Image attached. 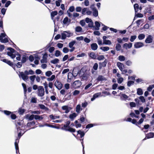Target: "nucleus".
I'll return each mask as SVG.
<instances>
[{
    "label": "nucleus",
    "instance_id": "obj_32",
    "mask_svg": "<svg viewBox=\"0 0 154 154\" xmlns=\"http://www.w3.org/2000/svg\"><path fill=\"white\" fill-rule=\"evenodd\" d=\"M61 53L60 51L58 50H57L55 51L54 54V55L56 57H58L59 56L61 55Z\"/></svg>",
    "mask_w": 154,
    "mask_h": 154
},
{
    "label": "nucleus",
    "instance_id": "obj_38",
    "mask_svg": "<svg viewBox=\"0 0 154 154\" xmlns=\"http://www.w3.org/2000/svg\"><path fill=\"white\" fill-rule=\"evenodd\" d=\"M65 129V131H69L72 132H75V129L70 127L68 129Z\"/></svg>",
    "mask_w": 154,
    "mask_h": 154
},
{
    "label": "nucleus",
    "instance_id": "obj_60",
    "mask_svg": "<svg viewBox=\"0 0 154 154\" xmlns=\"http://www.w3.org/2000/svg\"><path fill=\"white\" fill-rule=\"evenodd\" d=\"M86 54L84 53H82L81 54H78L76 56L77 57H83L85 56Z\"/></svg>",
    "mask_w": 154,
    "mask_h": 154
},
{
    "label": "nucleus",
    "instance_id": "obj_63",
    "mask_svg": "<svg viewBox=\"0 0 154 154\" xmlns=\"http://www.w3.org/2000/svg\"><path fill=\"white\" fill-rule=\"evenodd\" d=\"M52 74L51 71H48L45 72V75L49 77Z\"/></svg>",
    "mask_w": 154,
    "mask_h": 154
},
{
    "label": "nucleus",
    "instance_id": "obj_17",
    "mask_svg": "<svg viewBox=\"0 0 154 154\" xmlns=\"http://www.w3.org/2000/svg\"><path fill=\"white\" fill-rule=\"evenodd\" d=\"M81 82L79 80L73 82V85L76 87H79L81 85Z\"/></svg>",
    "mask_w": 154,
    "mask_h": 154
},
{
    "label": "nucleus",
    "instance_id": "obj_52",
    "mask_svg": "<svg viewBox=\"0 0 154 154\" xmlns=\"http://www.w3.org/2000/svg\"><path fill=\"white\" fill-rule=\"evenodd\" d=\"M134 82L133 81H129L128 82L127 86L128 87L131 86L132 85H134Z\"/></svg>",
    "mask_w": 154,
    "mask_h": 154
},
{
    "label": "nucleus",
    "instance_id": "obj_45",
    "mask_svg": "<svg viewBox=\"0 0 154 154\" xmlns=\"http://www.w3.org/2000/svg\"><path fill=\"white\" fill-rule=\"evenodd\" d=\"M35 124V121H33L31 122H28L27 124V127H30L31 125H34Z\"/></svg>",
    "mask_w": 154,
    "mask_h": 154
},
{
    "label": "nucleus",
    "instance_id": "obj_22",
    "mask_svg": "<svg viewBox=\"0 0 154 154\" xmlns=\"http://www.w3.org/2000/svg\"><path fill=\"white\" fill-rule=\"evenodd\" d=\"M88 54L89 56L92 59H95L97 58V55L94 52H91Z\"/></svg>",
    "mask_w": 154,
    "mask_h": 154
},
{
    "label": "nucleus",
    "instance_id": "obj_14",
    "mask_svg": "<svg viewBox=\"0 0 154 154\" xmlns=\"http://www.w3.org/2000/svg\"><path fill=\"white\" fill-rule=\"evenodd\" d=\"M95 27H94V29L96 30H99L100 29V23L98 21H96L95 22Z\"/></svg>",
    "mask_w": 154,
    "mask_h": 154
},
{
    "label": "nucleus",
    "instance_id": "obj_56",
    "mask_svg": "<svg viewBox=\"0 0 154 154\" xmlns=\"http://www.w3.org/2000/svg\"><path fill=\"white\" fill-rule=\"evenodd\" d=\"M35 78L36 76L35 75H33L29 77L30 79L33 82H34Z\"/></svg>",
    "mask_w": 154,
    "mask_h": 154
},
{
    "label": "nucleus",
    "instance_id": "obj_46",
    "mask_svg": "<svg viewBox=\"0 0 154 154\" xmlns=\"http://www.w3.org/2000/svg\"><path fill=\"white\" fill-rule=\"evenodd\" d=\"M6 36V34L5 33H2L0 35V41L1 42L3 38Z\"/></svg>",
    "mask_w": 154,
    "mask_h": 154
},
{
    "label": "nucleus",
    "instance_id": "obj_57",
    "mask_svg": "<svg viewBox=\"0 0 154 154\" xmlns=\"http://www.w3.org/2000/svg\"><path fill=\"white\" fill-rule=\"evenodd\" d=\"M98 64L97 63H95L94 64L93 66V69L95 70H97L98 67Z\"/></svg>",
    "mask_w": 154,
    "mask_h": 154
},
{
    "label": "nucleus",
    "instance_id": "obj_59",
    "mask_svg": "<svg viewBox=\"0 0 154 154\" xmlns=\"http://www.w3.org/2000/svg\"><path fill=\"white\" fill-rule=\"evenodd\" d=\"M69 51V49L67 47H64L63 48V51L64 53H67Z\"/></svg>",
    "mask_w": 154,
    "mask_h": 154
},
{
    "label": "nucleus",
    "instance_id": "obj_13",
    "mask_svg": "<svg viewBox=\"0 0 154 154\" xmlns=\"http://www.w3.org/2000/svg\"><path fill=\"white\" fill-rule=\"evenodd\" d=\"M91 49L94 51L97 50L98 48V45L96 43H93L91 45Z\"/></svg>",
    "mask_w": 154,
    "mask_h": 154
},
{
    "label": "nucleus",
    "instance_id": "obj_40",
    "mask_svg": "<svg viewBox=\"0 0 154 154\" xmlns=\"http://www.w3.org/2000/svg\"><path fill=\"white\" fill-rule=\"evenodd\" d=\"M50 118L52 119H59L60 118L59 116H55L53 115H51L49 116Z\"/></svg>",
    "mask_w": 154,
    "mask_h": 154
},
{
    "label": "nucleus",
    "instance_id": "obj_43",
    "mask_svg": "<svg viewBox=\"0 0 154 154\" xmlns=\"http://www.w3.org/2000/svg\"><path fill=\"white\" fill-rule=\"evenodd\" d=\"M57 11H52L51 14V17L52 18L55 16L57 15Z\"/></svg>",
    "mask_w": 154,
    "mask_h": 154
},
{
    "label": "nucleus",
    "instance_id": "obj_24",
    "mask_svg": "<svg viewBox=\"0 0 154 154\" xmlns=\"http://www.w3.org/2000/svg\"><path fill=\"white\" fill-rule=\"evenodd\" d=\"M75 31L77 32H81L82 30V28L80 26H77L75 28Z\"/></svg>",
    "mask_w": 154,
    "mask_h": 154
},
{
    "label": "nucleus",
    "instance_id": "obj_19",
    "mask_svg": "<svg viewBox=\"0 0 154 154\" xmlns=\"http://www.w3.org/2000/svg\"><path fill=\"white\" fill-rule=\"evenodd\" d=\"M106 78L103 75H99L97 79V80L98 81H103L105 80Z\"/></svg>",
    "mask_w": 154,
    "mask_h": 154
},
{
    "label": "nucleus",
    "instance_id": "obj_35",
    "mask_svg": "<svg viewBox=\"0 0 154 154\" xmlns=\"http://www.w3.org/2000/svg\"><path fill=\"white\" fill-rule=\"evenodd\" d=\"M154 136V134L153 133H149L148 134L146 135V137L147 139H149V138L153 137Z\"/></svg>",
    "mask_w": 154,
    "mask_h": 154
},
{
    "label": "nucleus",
    "instance_id": "obj_33",
    "mask_svg": "<svg viewBox=\"0 0 154 154\" xmlns=\"http://www.w3.org/2000/svg\"><path fill=\"white\" fill-rule=\"evenodd\" d=\"M137 94L139 95H142L143 94V91L142 89L140 88H139L137 90Z\"/></svg>",
    "mask_w": 154,
    "mask_h": 154
},
{
    "label": "nucleus",
    "instance_id": "obj_25",
    "mask_svg": "<svg viewBox=\"0 0 154 154\" xmlns=\"http://www.w3.org/2000/svg\"><path fill=\"white\" fill-rule=\"evenodd\" d=\"M43 119V115L39 116L37 115H35V120H41Z\"/></svg>",
    "mask_w": 154,
    "mask_h": 154
},
{
    "label": "nucleus",
    "instance_id": "obj_55",
    "mask_svg": "<svg viewBox=\"0 0 154 154\" xmlns=\"http://www.w3.org/2000/svg\"><path fill=\"white\" fill-rule=\"evenodd\" d=\"M88 26L90 28L94 27V26L93 22L92 20L88 23Z\"/></svg>",
    "mask_w": 154,
    "mask_h": 154
},
{
    "label": "nucleus",
    "instance_id": "obj_16",
    "mask_svg": "<svg viewBox=\"0 0 154 154\" xmlns=\"http://www.w3.org/2000/svg\"><path fill=\"white\" fill-rule=\"evenodd\" d=\"M124 121H125L126 122H131L132 124H135V119H132L131 118H128L127 119L125 118L124 120Z\"/></svg>",
    "mask_w": 154,
    "mask_h": 154
},
{
    "label": "nucleus",
    "instance_id": "obj_8",
    "mask_svg": "<svg viewBox=\"0 0 154 154\" xmlns=\"http://www.w3.org/2000/svg\"><path fill=\"white\" fill-rule=\"evenodd\" d=\"M93 11V15L95 17H97L98 16V13L97 10L95 8H91Z\"/></svg>",
    "mask_w": 154,
    "mask_h": 154
},
{
    "label": "nucleus",
    "instance_id": "obj_51",
    "mask_svg": "<svg viewBox=\"0 0 154 154\" xmlns=\"http://www.w3.org/2000/svg\"><path fill=\"white\" fill-rule=\"evenodd\" d=\"M96 125L94 124H89L87 125L86 126V128H91L93 127L94 126H95Z\"/></svg>",
    "mask_w": 154,
    "mask_h": 154
},
{
    "label": "nucleus",
    "instance_id": "obj_53",
    "mask_svg": "<svg viewBox=\"0 0 154 154\" xmlns=\"http://www.w3.org/2000/svg\"><path fill=\"white\" fill-rule=\"evenodd\" d=\"M7 50L10 51L9 52H11L12 53H15V50L14 49L12 48L11 47H9L8 48H7Z\"/></svg>",
    "mask_w": 154,
    "mask_h": 154
},
{
    "label": "nucleus",
    "instance_id": "obj_26",
    "mask_svg": "<svg viewBox=\"0 0 154 154\" xmlns=\"http://www.w3.org/2000/svg\"><path fill=\"white\" fill-rule=\"evenodd\" d=\"M143 45V44L142 42H137L135 43V48H140Z\"/></svg>",
    "mask_w": 154,
    "mask_h": 154
},
{
    "label": "nucleus",
    "instance_id": "obj_58",
    "mask_svg": "<svg viewBox=\"0 0 154 154\" xmlns=\"http://www.w3.org/2000/svg\"><path fill=\"white\" fill-rule=\"evenodd\" d=\"M37 99L36 98L32 97L31 99V102L33 103H37Z\"/></svg>",
    "mask_w": 154,
    "mask_h": 154
},
{
    "label": "nucleus",
    "instance_id": "obj_3",
    "mask_svg": "<svg viewBox=\"0 0 154 154\" xmlns=\"http://www.w3.org/2000/svg\"><path fill=\"white\" fill-rule=\"evenodd\" d=\"M142 10V7H139V5L137 4H135V17H143V15L141 13H136V12L138 11L139 10L141 11Z\"/></svg>",
    "mask_w": 154,
    "mask_h": 154
},
{
    "label": "nucleus",
    "instance_id": "obj_12",
    "mask_svg": "<svg viewBox=\"0 0 154 154\" xmlns=\"http://www.w3.org/2000/svg\"><path fill=\"white\" fill-rule=\"evenodd\" d=\"M19 141V140L17 138L15 140V142L14 143L15 148L16 150V153H17V151L19 152V147L18 146V143Z\"/></svg>",
    "mask_w": 154,
    "mask_h": 154
},
{
    "label": "nucleus",
    "instance_id": "obj_61",
    "mask_svg": "<svg viewBox=\"0 0 154 154\" xmlns=\"http://www.w3.org/2000/svg\"><path fill=\"white\" fill-rule=\"evenodd\" d=\"M62 2V0H58L56 1V5L58 7L60 5V3Z\"/></svg>",
    "mask_w": 154,
    "mask_h": 154
},
{
    "label": "nucleus",
    "instance_id": "obj_4",
    "mask_svg": "<svg viewBox=\"0 0 154 154\" xmlns=\"http://www.w3.org/2000/svg\"><path fill=\"white\" fill-rule=\"evenodd\" d=\"M54 85L56 88L59 90H60L62 88V84L58 81H56L55 82Z\"/></svg>",
    "mask_w": 154,
    "mask_h": 154
},
{
    "label": "nucleus",
    "instance_id": "obj_30",
    "mask_svg": "<svg viewBox=\"0 0 154 154\" xmlns=\"http://www.w3.org/2000/svg\"><path fill=\"white\" fill-rule=\"evenodd\" d=\"M128 96L125 94H122V96L121 97V99L122 100H126L128 98Z\"/></svg>",
    "mask_w": 154,
    "mask_h": 154
},
{
    "label": "nucleus",
    "instance_id": "obj_23",
    "mask_svg": "<svg viewBox=\"0 0 154 154\" xmlns=\"http://www.w3.org/2000/svg\"><path fill=\"white\" fill-rule=\"evenodd\" d=\"M38 106L40 108L43 109H44L46 110H48L49 108L45 106L44 105L42 104H38Z\"/></svg>",
    "mask_w": 154,
    "mask_h": 154
},
{
    "label": "nucleus",
    "instance_id": "obj_42",
    "mask_svg": "<svg viewBox=\"0 0 154 154\" xmlns=\"http://www.w3.org/2000/svg\"><path fill=\"white\" fill-rule=\"evenodd\" d=\"M121 48V45L119 44H117L116 45V49L117 51H119Z\"/></svg>",
    "mask_w": 154,
    "mask_h": 154
},
{
    "label": "nucleus",
    "instance_id": "obj_31",
    "mask_svg": "<svg viewBox=\"0 0 154 154\" xmlns=\"http://www.w3.org/2000/svg\"><path fill=\"white\" fill-rule=\"evenodd\" d=\"M66 32H67L66 31H65L61 33V39L62 40H64L66 38Z\"/></svg>",
    "mask_w": 154,
    "mask_h": 154
},
{
    "label": "nucleus",
    "instance_id": "obj_36",
    "mask_svg": "<svg viewBox=\"0 0 154 154\" xmlns=\"http://www.w3.org/2000/svg\"><path fill=\"white\" fill-rule=\"evenodd\" d=\"M59 60L57 58H55L51 61V63L53 64H56L58 63Z\"/></svg>",
    "mask_w": 154,
    "mask_h": 154
},
{
    "label": "nucleus",
    "instance_id": "obj_7",
    "mask_svg": "<svg viewBox=\"0 0 154 154\" xmlns=\"http://www.w3.org/2000/svg\"><path fill=\"white\" fill-rule=\"evenodd\" d=\"M22 121L21 122L19 121L18 122H17L15 123L16 125L18 131L21 130L19 126H20L22 127H23V123H22Z\"/></svg>",
    "mask_w": 154,
    "mask_h": 154
},
{
    "label": "nucleus",
    "instance_id": "obj_54",
    "mask_svg": "<svg viewBox=\"0 0 154 154\" xmlns=\"http://www.w3.org/2000/svg\"><path fill=\"white\" fill-rule=\"evenodd\" d=\"M27 60V58L25 56H23L22 57V59L21 60V63H24L26 62V61Z\"/></svg>",
    "mask_w": 154,
    "mask_h": 154
},
{
    "label": "nucleus",
    "instance_id": "obj_34",
    "mask_svg": "<svg viewBox=\"0 0 154 154\" xmlns=\"http://www.w3.org/2000/svg\"><path fill=\"white\" fill-rule=\"evenodd\" d=\"M76 41L75 40L69 42V46L70 48L73 47V46L74 45Z\"/></svg>",
    "mask_w": 154,
    "mask_h": 154
},
{
    "label": "nucleus",
    "instance_id": "obj_48",
    "mask_svg": "<svg viewBox=\"0 0 154 154\" xmlns=\"http://www.w3.org/2000/svg\"><path fill=\"white\" fill-rule=\"evenodd\" d=\"M139 99L140 101L143 103H144L146 102V100L143 96H141L139 97Z\"/></svg>",
    "mask_w": 154,
    "mask_h": 154
},
{
    "label": "nucleus",
    "instance_id": "obj_49",
    "mask_svg": "<svg viewBox=\"0 0 154 154\" xmlns=\"http://www.w3.org/2000/svg\"><path fill=\"white\" fill-rule=\"evenodd\" d=\"M107 62V60L106 59H105V60L102 63H100V64L101 65L103 66V67H104L106 66Z\"/></svg>",
    "mask_w": 154,
    "mask_h": 154
},
{
    "label": "nucleus",
    "instance_id": "obj_39",
    "mask_svg": "<svg viewBox=\"0 0 154 154\" xmlns=\"http://www.w3.org/2000/svg\"><path fill=\"white\" fill-rule=\"evenodd\" d=\"M100 49L103 50L104 51H108L109 50V47H101L100 48Z\"/></svg>",
    "mask_w": 154,
    "mask_h": 154
},
{
    "label": "nucleus",
    "instance_id": "obj_20",
    "mask_svg": "<svg viewBox=\"0 0 154 154\" xmlns=\"http://www.w3.org/2000/svg\"><path fill=\"white\" fill-rule=\"evenodd\" d=\"M132 46V43H130L129 44L125 43L123 45V47L127 49L128 47V48H130Z\"/></svg>",
    "mask_w": 154,
    "mask_h": 154
},
{
    "label": "nucleus",
    "instance_id": "obj_29",
    "mask_svg": "<svg viewBox=\"0 0 154 154\" xmlns=\"http://www.w3.org/2000/svg\"><path fill=\"white\" fill-rule=\"evenodd\" d=\"M82 109H81V105L80 104L77 105L76 107V112L79 113L80 112V111L82 110Z\"/></svg>",
    "mask_w": 154,
    "mask_h": 154
},
{
    "label": "nucleus",
    "instance_id": "obj_62",
    "mask_svg": "<svg viewBox=\"0 0 154 154\" xmlns=\"http://www.w3.org/2000/svg\"><path fill=\"white\" fill-rule=\"evenodd\" d=\"M154 88V85H150L148 88L147 90L149 91H151L153 88Z\"/></svg>",
    "mask_w": 154,
    "mask_h": 154
},
{
    "label": "nucleus",
    "instance_id": "obj_28",
    "mask_svg": "<svg viewBox=\"0 0 154 154\" xmlns=\"http://www.w3.org/2000/svg\"><path fill=\"white\" fill-rule=\"evenodd\" d=\"M78 134H79L80 135V137L81 138H82L85 135V133L83 131H82L81 130H79L78 131H77Z\"/></svg>",
    "mask_w": 154,
    "mask_h": 154
},
{
    "label": "nucleus",
    "instance_id": "obj_5",
    "mask_svg": "<svg viewBox=\"0 0 154 154\" xmlns=\"http://www.w3.org/2000/svg\"><path fill=\"white\" fill-rule=\"evenodd\" d=\"M153 40V37L150 35H149L145 40V42L146 43H150L152 42Z\"/></svg>",
    "mask_w": 154,
    "mask_h": 154
},
{
    "label": "nucleus",
    "instance_id": "obj_1",
    "mask_svg": "<svg viewBox=\"0 0 154 154\" xmlns=\"http://www.w3.org/2000/svg\"><path fill=\"white\" fill-rule=\"evenodd\" d=\"M117 66L119 67V69L122 72V74H124L127 73L128 70L126 69H124L125 68V66L122 63L118 62L117 63Z\"/></svg>",
    "mask_w": 154,
    "mask_h": 154
},
{
    "label": "nucleus",
    "instance_id": "obj_47",
    "mask_svg": "<svg viewBox=\"0 0 154 154\" xmlns=\"http://www.w3.org/2000/svg\"><path fill=\"white\" fill-rule=\"evenodd\" d=\"M97 59L99 60H101L104 59V57L103 55H100L98 56L97 58Z\"/></svg>",
    "mask_w": 154,
    "mask_h": 154
},
{
    "label": "nucleus",
    "instance_id": "obj_41",
    "mask_svg": "<svg viewBox=\"0 0 154 154\" xmlns=\"http://www.w3.org/2000/svg\"><path fill=\"white\" fill-rule=\"evenodd\" d=\"M145 37V35L143 34H140L138 36V38L140 40L143 39Z\"/></svg>",
    "mask_w": 154,
    "mask_h": 154
},
{
    "label": "nucleus",
    "instance_id": "obj_15",
    "mask_svg": "<svg viewBox=\"0 0 154 154\" xmlns=\"http://www.w3.org/2000/svg\"><path fill=\"white\" fill-rule=\"evenodd\" d=\"M101 93H97L95 94L93 96V97L91 99V101H94L96 98L98 97L101 95Z\"/></svg>",
    "mask_w": 154,
    "mask_h": 154
},
{
    "label": "nucleus",
    "instance_id": "obj_64",
    "mask_svg": "<svg viewBox=\"0 0 154 154\" xmlns=\"http://www.w3.org/2000/svg\"><path fill=\"white\" fill-rule=\"evenodd\" d=\"M55 48L54 47H50L48 50V51L50 53H52L53 51L54 50Z\"/></svg>",
    "mask_w": 154,
    "mask_h": 154
},
{
    "label": "nucleus",
    "instance_id": "obj_21",
    "mask_svg": "<svg viewBox=\"0 0 154 154\" xmlns=\"http://www.w3.org/2000/svg\"><path fill=\"white\" fill-rule=\"evenodd\" d=\"M77 115V114L75 113H73L72 114L70 115L69 116V118L70 119L71 121H73L74 119L76 117Z\"/></svg>",
    "mask_w": 154,
    "mask_h": 154
},
{
    "label": "nucleus",
    "instance_id": "obj_50",
    "mask_svg": "<svg viewBox=\"0 0 154 154\" xmlns=\"http://www.w3.org/2000/svg\"><path fill=\"white\" fill-rule=\"evenodd\" d=\"M88 9V8H83L82 11V15H84L85 14V12H86L87 10Z\"/></svg>",
    "mask_w": 154,
    "mask_h": 154
},
{
    "label": "nucleus",
    "instance_id": "obj_18",
    "mask_svg": "<svg viewBox=\"0 0 154 154\" xmlns=\"http://www.w3.org/2000/svg\"><path fill=\"white\" fill-rule=\"evenodd\" d=\"M62 109L63 110H65V113H68L70 111V109H69L67 106H63L62 107Z\"/></svg>",
    "mask_w": 154,
    "mask_h": 154
},
{
    "label": "nucleus",
    "instance_id": "obj_27",
    "mask_svg": "<svg viewBox=\"0 0 154 154\" xmlns=\"http://www.w3.org/2000/svg\"><path fill=\"white\" fill-rule=\"evenodd\" d=\"M71 20L70 19L69 20V19L67 17H66L63 20V23L64 24H66L68 22H70Z\"/></svg>",
    "mask_w": 154,
    "mask_h": 154
},
{
    "label": "nucleus",
    "instance_id": "obj_11",
    "mask_svg": "<svg viewBox=\"0 0 154 154\" xmlns=\"http://www.w3.org/2000/svg\"><path fill=\"white\" fill-rule=\"evenodd\" d=\"M26 119H28L29 120L31 121L33 120L35 118V115L32 114L31 115H29L28 114L26 115Z\"/></svg>",
    "mask_w": 154,
    "mask_h": 154
},
{
    "label": "nucleus",
    "instance_id": "obj_44",
    "mask_svg": "<svg viewBox=\"0 0 154 154\" xmlns=\"http://www.w3.org/2000/svg\"><path fill=\"white\" fill-rule=\"evenodd\" d=\"M125 57L122 55H120L118 57L119 60L121 61H123L125 60Z\"/></svg>",
    "mask_w": 154,
    "mask_h": 154
},
{
    "label": "nucleus",
    "instance_id": "obj_10",
    "mask_svg": "<svg viewBox=\"0 0 154 154\" xmlns=\"http://www.w3.org/2000/svg\"><path fill=\"white\" fill-rule=\"evenodd\" d=\"M48 56L47 54H43L42 56V59L41 60V63H46L47 62V57Z\"/></svg>",
    "mask_w": 154,
    "mask_h": 154
},
{
    "label": "nucleus",
    "instance_id": "obj_2",
    "mask_svg": "<svg viewBox=\"0 0 154 154\" xmlns=\"http://www.w3.org/2000/svg\"><path fill=\"white\" fill-rule=\"evenodd\" d=\"M38 96L40 97H42L45 94V91L44 88L42 86L38 87V90L37 91Z\"/></svg>",
    "mask_w": 154,
    "mask_h": 154
},
{
    "label": "nucleus",
    "instance_id": "obj_6",
    "mask_svg": "<svg viewBox=\"0 0 154 154\" xmlns=\"http://www.w3.org/2000/svg\"><path fill=\"white\" fill-rule=\"evenodd\" d=\"M70 123V121L69 120L67 121L66 122V124L64 125L63 127H62L61 129L63 130H64L65 129H68L70 127L69 126V125Z\"/></svg>",
    "mask_w": 154,
    "mask_h": 154
},
{
    "label": "nucleus",
    "instance_id": "obj_37",
    "mask_svg": "<svg viewBox=\"0 0 154 154\" xmlns=\"http://www.w3.org/2000/svg\"><path fill=\"white\" fill-rule=\"evenodd\" d=\"M112 44L111 41L110 40H106L104 41L103 42V44L107 45H110Z\"/></svg>",
    "mask_w": 154,
    "mask_h": 154
},
{
    "label": "nucleus",
    "instance_id": "obj_9",
    "mask_svg": "<svg viewBox=\"0 0 154 154\" xmlns=\"http://www.w3.org/2000/svg\"><path fill=\"white\" fill-rule=\"evenodd\" d=\"M20 75L22 79L25 81L27 80L29 78L28 76L26 75L23 72H20Z\"/></svg>",
    "mask_w": 154,
    "mask_h": 154
}]
</instances>
